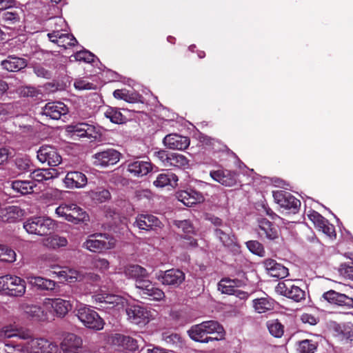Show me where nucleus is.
<instances>
[{"instance_id":"nucleus-54","label":"nucleus","mask_w":353,"mask_h":353,"mask_svg":"<svg viewBox=\"0 0 353 353\" xmlns=\"http://www.w3.org/2000/svg\"><path fill=\"white\" fill-rule=\"evenodd\" d=\"M16 259L17 254L13 250L3 245V248L0 254V261L13 263L16 261Z\"/></svg>"},{"instance_id":"nucleus-56","label":"nucleus","mask_w":353,"mask_h":353,"mask_svg":"<svg viewBox=\"0 0 353 353\" xmlns=\"http://www.w3.org/2000/svg\"><path fill=\"white\" fill-rule=\"evenodd\" d=\"M90 195L93 200L103 203L110 198V193L108 190H101L99 191H91Z\"/></svg>"},{"instance_id":"nucleus-40","label":"nucleus","mask_w":353,"mask_h":353,"mask_svg":"<svg viewBox=\"0 0 353 353\" xmlns=\"http://www.w3.org/2000/svg\"><path fill=\"white\" fill-rule=\"evenodd\" d=\"M259 226L260 229L264 232L265 236L274 240L279 237V230L277 227L274 225L270 221L266 219H261L259 220Z\"/></svg>"},{"instance_id":"nucleus-5","label":"nucleus","mask_w":353,"mask_h":353,"mask_svg":"<svg viewBox=\"0 0 353 353\" xmlns=\"http://www.w3.org/2000/svg\"><path fill=\"white\" fill-rule=\"evenodd\" d=\"M116 240L105 234L96 233L88 236L83 243V248L92 252H100L115 247Z\"/></svg>"},{"instance_id":"nucleus-51","label":"nucleus","mask_w":353,"mask_h":353,"mask_svg":"<svg viewBox=\"0 0 353 353\" xmlns=\"http://www.w3.org/2000/svg\"><path fill=\"white\" fill-rule=\"evenodd\" d=\"M316 349V343L306 339L299 342L297 351L298 353H314Z\"/></svg>"},{"instance_id":"nucleus-32","label":"nucleus","mask_w":353,"mask_h":353,"mask_svg":"<svg viewBox=\"0 0 353 353\" xmlns=\"http://www.w3.org/2000/svg\"><path fill=\"white\" fill-rule=\"evenodd\" d=\"M68 242L65 237L58 234L48 236L42 240L44 247L50 250H57L67 246Z\"/></svg>"},{"instance_id":"nucleus-14","label":"nucleus","mask_w":353,"mask_h":353,"mask_svg":"<svg viewBox=\"0 0 353 353\" xmlns=\"http://www.w3.org/2000/svg\"><path fill=\"white\" fill-rule=\"evenodd\" d=\"M37 159L42 163L57 166L61 163L62 158L57 150L48 145H42L37 151Z\"/></svg>"},{"instance_id":"nucleus-60","label":"nucleus","mask_w":353,"mask_h":353,"mask_svg":"<svg viewBox=\"0 0 353 353\" xmlns=\"http://www.w3.org/2000/svg\"><path fill=\"white\" fill-rule=\"evenodd\" d=\"M94 268L99 270L101 272L106 271L109 269L110 263L105 259L97 258L95 259L92 262Z\"/></svg>"},{"instance_id":"nucleus-12","label":"nucleus","mask_w":353,"mask_h":353,"mask_svg":"<svg viewBox=\"0 0 353 353\" xmlns=\"http://www.w3.org/2000/svg\"><path fill=\"white\" fill-rule=\"evenodd\" d=\"M60 345L63 353H90L83 345L82 339L74 334H65Z\"/></svg>"},{"instance_id":"nucleus-46","label":"nucleus","mask_w":353,"mask_h":353,"mask_svg":"<svg viewBox=\"0 0 353 353\" xmlns=\"http://www.w3.org/2000/svg\"><path fill=\"white\" fill-rule=\"evenodd\" d=\"M203 325L205 332L206 335L217 334L221 338L224 335V330L222 325H221L217 321H203Z\"/></svg>"},{"instance_id":"nucleus-57","label":"nucleus","mask_w":353,"mask_h":353,"mask_svg":"<svg viewBox=\"0 0 353 353\" xmlns=\"http://www.w3.org/2000/svg\"><path fill=\"white\" fill-rule=\"evenodd\" d=\"M174 225L184 234H189L193 232L194 228L188 220L174 221Z\"/></svg>"},{"instance_id":"nucleus-13","label":"nucleus","mask_w":353,"mask_h":353,"mask_svg":"<svg viewBox=\"0 0 353 353\" xmlns=\"http://www.w3.org/2000/svg\"><path fill=\"white\" fill-rule=\"evenodd\" d=\"M155 278L165 285L177 287L185 281V274L178 269H171L166 271H159Z\"/></svg>"},{"instance_id":"nucleus-1","label":"nucleus","mask_w":353,"mask_h":353,"mask_svg":"<svg viewBox=\"0 0 353 353\" xmlns=\"http://www.w3.org/2000/svg\"><path fill=\"white\" fill-rule=\"evenodd\" d=\"M5 345L12 347L18 353H61V348L56 343L43 337L34 338L19 344L5 343Z\"/></svg>"},{"instance_id":"nucleus-63","label":"nucleus","mask_w":353,"mask_h":353,"mask_svg":"<svg viewBox=\"0 0 353 353\" xmlns=\"http://www.w3.org/2000/svg\"><path fill=\"white\" fill-rule=\"evenodd\" d=\"M74 86L77 90H92L94 89V85L88 82L84 79H77L74 83Z\"/></svg>"},{"instance_id":"nucleus-2","label":"nucleus","mask_w":353,"mask_h":353,"mask_svg":"<svg viewBox=\"0 0 353 353\" xmlns=\"http://www.w3.org/2000/svg\"><path fill=\"white\" fill-rule=\"evenodd\" d=\"M26 291V283L19 276L6 274L0 276V292L13 297H21Z\"/></svg>"},{"instance_id":"nucleus-6","label":"nucleus","mask_w":353,"mask_h":353,"mask_svg":"<svg viewBox=\"0 0 353 353\" xmlns=\"http://www.w3.org/2000/svg\"><path fill=\"white\" fill-rule=\"evenodd\" d=\"M55 225V221L46 216L33 217L23 223V228L28 233L39 236L53 230Z\"/></svg>"},{"instance_id":"nucleus-39","label":"nucleus","mask_w":353,"mask_h":353,"mask_svg":"<svg viewBox=\"0 0 353 353\" xmlns=\"http://www.w3.org/2000/svg\"><path fill=\"white\" fill-rule=\"evenodd\" d=\"M125 274L129 277L135 280V283H137L138 280H143L145 278L148 277V273L147 270L138 265H133L127 267L125 270Z\"/></svg>"},{"instance_id":"nucleus-31","label":"nucleus","mask_w":353,"mask_h":353,"mask_svg":"<svg viewBox=\"0 0 353 353\" xmlns=\"http://www.w3.org/2000/svg\"><path fill=\"white\" fill-rule=\"evenodd\" d=\"M112 343L123 349L134 351L137 348L136 340L129 336L115 334L111 338Z\"/></svg>"},{"instance_id":"nucleus-61","label":"nucleus","mask_w":353,"mask_h":353,"mask_svg":"<svg viewBox=\"0 0 353 353\" xmlns=\"http://www.w3.org/2000/svg\"><path fill=\"white\" fill-rule=\"evenodd\" d=\"M17 329V327L12 325L3 327L0 330V336L7 339L16 337Z\"/></svg>"},{"instance_id":"nucleus-53","label":"nucleus","mask_w":353,"mask_h":353,"mask_svg":"<svg viewBox=\"0 0 353 353\" xmlns=\"http://www.w3.org/2000/svg\"><path fill=\"white\" fill-rule=\"evenodd\" d=\"M246 246L253 254L259 256H265V250L261 243L257 241H249L246 242Z\"/></svg>"},{"instance_id":"nucleus-28","label":"nucleus","mask_w":353,"mask_h":353,"mask_svg":"<svg viewBox=\"0 0 353 353\" xmlns=\"http://www.w3.org/2000/svg\"><path fill=\"white\" fill-rule=\"evenodd\" d=\"M25 215V211L19 206H8L0 211V217L3 221L15 222Z\"/></svg>"},{"instance_id":"nucleus-26","label":"nucleus","mask_w":353,"mask_h":353,"mask_svg":"<svg viewBox=\"0 0 353 353\" xmlns=\"http://www.w3.org/2000/svg\"><path fill=\"white\" fill-rule=\"evenodd\" d=\"M134 224L140 230H150L161 227V222L152 214H139Z\"/></svg>"},{"instance_id":"nucleus-41","label":"nucleus","mask_w":353,"mask_h":353,"mask_svg":"<svg viewBox=\"0 0 353 353\" xmlns=\"http://www.w3.org/2000/svg\"><path fill=\"white\" fill-rule=\"evenodd\" d=\"M216 236L225 246H230L234 243V236L231 234L230 228L224 225L222 228L215 230Z\"/></svg>"},{"instance_id":"nucleus-49","label":"nucleus","mask_w":353,"mask_h":353,"mask_svg":"<svg viewBox=\"0 0 353 353\" xmlns=\"http://www.w3.org/2000/svg\"><path fill=\"white\" fill-rule=\"evenodd\" d=\"M165 297L164 292L159 288L155 287L154 285L150 289L148 290L145 294V296L143 298H148L150 300L155 301H161Z\"/></svg>"},{"instance_id":"nucleus-10","label":"nucleus","mask_w":353,"mask_h":353,"mask_svg":"<svg viewBox=\"0 0 353 353\" xmlns=\"http://www.w3.org/2000/svg\"><path fill=\"white\" fill-rule=\"evenodd\" d=\"M42 305L46 311L58 318H63L72 307L70 301L61 298L45 299Z\"/></svg>"},{"instance_id":"nucleus-36","label":"nucleus","mask_w":353,"mask_h":353,"mask_svg":"<svg viewBox=\"0 0 353 353\" xmlns=\"http://www.w3.org/2000/svg\"><path fill=\"white\" fill-rule=\"evenodd\" d=\"M274 300L268 296L255 299L252 301V306L254 311L259 314L265 313L271 311L274 307Z\"/></svg>"},{"instance_id":"nucleus-38","label":"nucleus","mask_w":353,"mask_h":353,"mask_svg":"<svg viewBox=\"0 0 353 353\" xmlns=\"http://www.w3.org/2000/svg\"><path fill=\"white\" fill-rule=\"evenodd\" d=\"M10 187L16 193L25 195L33 192L36 184L32 181L15 180L10 182Z\"/></svg>"},{"instance_id":"nucleus-45","label":"nucleus","mask_w":353,"mask_h":353,"mask_svg":"<svg viewBox=\"0 0 353 353\" xmlns=\"http://www.w3.org/2000/svg\"><path fill=\"white\" fill-rule=\"evenodd\" d=\"M104 116L112 123L121 124L125 122L126 118L115 108L108 107L104 111Z\"/></svg>"},{"instance_id":"nucleus-21","label":"nucleus","mask_w":353,"mask_h":353,"mask_svg":"<svg viewBox=\"0 0 353 353\" xmlns=\"http://www.w3.org/2000/svg\"><path fill=\"white\" fill-rule=\"evenodd\" d=\"M95 301L97 303L109 304L111 307H117L118 310L123 308L127 304V301L125 298L103 292H99L93 296Z\"/></svg>"},{"instance_id":"nucleus-11","label":"nucleus","mask_w":353,"mask_h":353,"mask_svg":"<svg viewBox=\"0 0 353 353\" xmlns=\"http://www.w3.org/2000/svg\"><path fill=\"white\" fill-rule=\"evenodd\" d=\"M41 259L46 261L47 267L52 270V274H56L61 280L68 283H75L81 280L82 276L77 270L68 268H61L58 265L51 263L46 255L41 256Z\"/></svg>"},{"instance_id":"nucleus-25","label":"nucleus","mask_w":353,"mask_h":353,"mask_svg":"<svg viewBox=\"0 0 353 353\" xmlns=\"http://www.w3.org/2000/svg\"><path fill=\"white\" fill-rule=\"evenodd\" d=\"M176 198L179 201L188 207L201 203L205 199L201 193L194 190L180 191L177 192Z\"/></svg>"},{"instance_id":"nucleus-3","label":"nucleus","mask_w":353,"mask_h":353,"mask_svg":"<svg viewBox=\"0 0 353 353\" xmlns=\"http://www.w3.org/2000/svg\"><path fill=\"white\" fill-rule=\"evenodd\" d=\"M66 132L72 139L88 138L94 140L99 139L102 134L99 126L85 122L68 125Z\"/></svg>"},{"instance_id":"nucleus-22","label":"nucleus","mask_w":353,"mask_h":353,"mask_svg":"<svg viewBox=\"0 0 353 353\" xmlns=\"http://www.w3.org/2000/svg\"><path fill=\"white\" fill-rule=\"evenodd\" d=\"M322 298L332 304L353 308V299L334 290L325 292Z\"/></svg>"},{"instance_id":"nucleus-15","label":"nucleus","mask_w":353,"mask_h":353,"mask_svg":"<svg viewBox=\"0 0 353 353\" xmlns=\"http://www.w3.org/2000/svg\"><path fill=\"white\" fill-rule=\"evenodd\" d=\"M274 201L281 208L286 210H297L300 207L301 202L290 193L283 190L273 192Z\"/></svg>"},{"instance_id":"nucleus-16","label":"nucleus","mask_w":353,"mask_h":353,"mask_svg":"<svg viewBox=\"0 0 353 353\" xmlns=\"http://www.w3.org/2000/svg\"><path fill=\"white\" fill-rule=\"evenodd\" d=\"M307 216L319 230L322 231L329 237L335 236L334 225L330 224L328 221L319 213L314 210H310L307 213Z\"/></svg>"},{"instance_id":"nucleus-52","label":"nucleus","mask_w":353,"mask_h":353,"mask_svg":"<svg viewBox=\"0 0 353 353\" xmlns=\"http://www.w3.org/2000/svg\"><path fill=\"white\" fill-rule=\"evenodd\" d=\"M91 63L94 61V55L88 50H81L70 57V60Z\"/></svg>"},{"instance_id":"nucleus-55","label":"nucleus","mask_w":353,"mask_h":353,"mask_svg":"<svg viewBox=\"0 0 353 353\" xmlns=\"http://www.w3.org/2000/svg\"><path fill=\"white\" fill-rule=\"evenodd\" d=\"M152 285V283L150 280L146 279V278L143 280H138L137 283H135L136 288L138 290V293L142 297L145 296V294Z\"/></svg>"},{"instance_id":"nucleus-18","label":"nucleus","mask_w":353,"mask_h":353,"mask_svg":"<svg viewBox=\"0 0 353 353\" xmlns=\"http://www.w3.org/2000/svg\"><path fill=\"white\" fill-rule=\"evenodd\" d=\"M163 145L170 150H185L190 143L188 137L172 133L166 135L163 140Z\"/></svg>"},{"instance_id":"nucleus-59","label":"nucleus","mask_w":353,"mask_h":353,"mask_svg":"<svg viewBox=\"0 0 353 353\" xmlns=\"http://www.w3.org/2000/svg\"><path fill=\"white\" fill-rule=\"evenodd\" d=\"M291 283L292 281L289 280L279 282L275 287V292L280 295L287 297Z\"/></svg>"},{"instance_id":"nucleus-4","label":"nucleus","mask_w":353,"mask_h":353,"mask_svg":"<svg viewBox=\"0 0 353 353\" xmlns=\"http://www.w3.org/2000/svg\"><path fill=\"white\" fill-rule=\"evenodd\" d=\"M125 311L128 320L130 323L140 326L146 325L157 315L155 310L139 305H129Z\"/></svg>"},{"instance_id":"nucleus-58","label":"nucleus","mask_w":353,"mask_h":353,"mask_svg":"<svg viewBox=\"0 0 353 353\" xmlns=\"http://www.w3.org/2000/svg\"><path fill=\"white\" fill-rule=\"evenodd\" d=\"M339 272L344 278L353 281V265L341 264Z\"/></svg>"},{"instance_id":"nucleus-19","label":"nucleus","mask_w":353,"mask_h":353,"mask_svg":"<svg viewBox=\"0 0 353 353\" xmlns=\"http://www.w3.org/2000/svg\"><path fill=\"white\" fill-rule=\"evenodd\" d=\"M126 169L134 177H142L147 175L152 170V164L148 161L134 160L126 163Z\"/></svg>"},{"instance_id":"nucleus-23","label":"nucleus","mask_w":353,"mask_h":353,"mask_svg":"<svg viewBox=\"0 0 353 353\" xmlns=\"http://www.w3.org/2000/svg\"><path fill=\"white\" fill-rule=\"evenodd\" d=\"M263 265L268 274L272 277L284 279L289 274L288 269L274 259H265Z\"/></svg>"},{"instance_id":"nucleus-8","label":"nucleus","mask_w":353,"mask_h":353,"mask_svg":"<svg viewBox=\"0 0 353 353\" xmlns=\"http://www.w3.org/2000/svg\"><path fill=\"white\" fill-rule=\"evenodd\" d=\"M77 316L88 328L101 330L103 328L104 321L97 312L89 307L81 305L77 310Z\"/></svg>"},{"instance_id":"nucleus-64","label":"nucleus","mask_w":353,"mask_h":353,"mask_svg":"<svg viewBox=\"0 0 353 353\" xmlns=\"http://www.w3.org/2000/svg\"><path fill=\"white\" fill-rule=\"evenodd\" d=\"M16 337L22 340H28V341L34 339L32 332L29 330L23 328L17 329Z\"/></svg>"},{"instance_id":"nucleus-62","label":"nucleus","mask_w":353,"mask_h":353,"mask_svg":"<svg viewBox=\"0 0 353 353\" xmlns=\"http://www.w3.org/2000/svg\"><path fill=\"white\" fill-rule=\"evenodd\" d=\"M16 165L21 171H28L30 170V161L27 158H18L15 161Z\"/></svg>"},{"instance_id":"nucleus-7","label":"nucleus","mask_w":353,"mask_h":353,"mask_svg":"<svg viewBox=\"0 0 353 353\" xmlns=\"http://www.w3.org/2000/svg\"><path fill=\"white\" fill-rule=\"evenodd\" d=\"M50 25L53 26L52 32L48 34L49 39L57 43L58 46H65V39L68 40L67 44H71L75 41V38L67 33H62V31H67V23L62 17H54L50 19Z\"/></svg>"},{"instance_id":"nucleus-24","label":"nucleus","mask_w":353,"mask_h":353,"mask_svg":"<svg viewBox=\"0 0 353 353\" xmlns=\"http://www.w3.org/2000/svg\"><path fill=\"white\" fill-rule=\"evenodd\" d=\"M68 108L66 105L61 102L48 103L42 109V114L52 119L57 120L62 115L66 114Z\"/></svg>"},{"instance_id":"nucleus-17","label":"nucleus","mask_w":353,"mask_h":353,"mask_svg":"<svg viewBox=\"0 0 353 353\" xmlns=\"http://www.w3.org/2000/svg\"><path fill=\"white\" fill-rule=\"evenodd\" d=\"M93 159L95 165L106 167L117 163L120 159V153L114 149H108L96 153Z\"/></svg>"},{"instance_id":"nucleus-42","label":"nucleus","mask_w":353,"mask_h":353,"mask_svg":"<svg viewBox=\"0 0 353 353\" xmlns=\"http://www.w3.org/2000/svg\"><path fill=\"white\" fill-rule=\"evenodd\" d=\"M239 283L238 280L225 278L219 282L218 290L223 294H232L236 292V288Z\"/></svg>"},{"instance_id":"nucleus-50","label":"nucleus","mask_w":353,"mask_h":353,"mask_svg":"<svg viewBox=\"0 0 353 353\" xmlns=\"http://www.w3.org/2000/svg\"><path fill=\"white\" fill-rule=\"evenodd\" d=\"M268 328L270 333L275 337L279 338L283 334V326L277 320L269 321Z\"/></svg>"},{"instance_id":"nucleus-20","label":"nucleus","mask_w":353,"mask_h":353,"mask_svg":"<svg viewBox=\"0 0 353 353\" xmlns=\"http://www.w3.org/2000/svg\"><path fill=\"white\" fill-rule=\"evenodd\" d=\"M63 183L67 188L81 189L85 187L88 183V179L85 174L81 172H68L63 179Z\"/></svg>"},{"instance_id":"nucleus-9","label":"nucleus","mask_w":353,"mask_h":353,"mask_svg":"<svg viewBox=\"0 0 353 353\" xmlns=\"http://www.w3.org/2000/svg\"><path fill=\"white\" fill-rule=\"evenodd\" d=\"M154 156L165 167L187 169L190 166V160L185 156L179 153L168 152L164 150H159L154 152Z\"/></svg>"},{"instance_id":"nucleus-27","label":"nucleus","mask_w":353,"mask_h":353,"mask_svg":"<svg viewBox=\"0 0 353 353\" xmlns=\"http://www.w3.org/2000/svg\"><path fill=\"white\" fill-rule=\"evenodd\" d=\"M210 175L214 181L225 186L231 187L236 183L235 173L228 170H213Z\"/></svg>"},{"instance_id":"nucleus-34","label":"nucleus","mask_w":353,"mask_h":353,"mask_svg":"<svg viewBox=\"0 0 353 353\" xmlns=\"http://www.w3.org/2000/svg\"><path fill=\"white\" fill-rule=\"evenodd\" d=\"M27 280L32 286L43 290H52L56 285L54 281L41 276H29Z\"/></svg>"},{"instance_id":"nucleus-35","label":"nucleus","mask_w":353,"mask_h":353,"mask_svg":"<svg viewBox=\"0 0 353 353\" xmlns=\"http://www.w3.org/2000/svg\"><path fill=\"white\" fill-rule=\"evenodd\" d=\"M178 177L172 172L161 173L158 174L153 184L157 188H164L165 186L175 187L177 185Z\"/></svg>"},{"instance_id":"nucleus-37","label":"nucleus","mask_w":353,"mask_h":353,"mask_svg":"<svg viewBox=\"0 0 353 353\" xmlns=\"http://www.w3.org/2000/svg\"><path fill=\"white\" fill-rule=\"evenodd\" d=\"M32 181L44 182L58 176V172L55 169H37L30 173Z\"/></svg>"},{"instance_id":"nucleus-47","label":"nucleus","mask_w":353,"mask_h":353,"mask_svg":"<svg viewBox=\"0 0 353 353\" xmlns=\"http://www.w3.org/2000/svg\"><path fill=\"white\" fill-rule=\"evenodd\" d=\"M73 208V211H75L73 214V216L74 217V221H68V222H71L74 224H79L81 223H86L89 221V216L85 211H84L82 208H81L77 205H74Z\"/></svg>"},{"instance_id":"nucleus-48","label":"nucleus","mask_w":353,"mask_h":353,"mask_svg":"<svg viewBox=\"0 0 353 353\" xmlns=\"http://www.w3.org/2000/svg\"><path fill=\"white\" fill-rule=\"evenodd\" d=\"M305 292L292 282L287 297L296 302H299L305 299Z\"/></svg>"},{"instance_id":"nucleus-33","label":"nucleus","mask_w":353,"mask_h":353,"mask_svg":"<svg viewBox=\"0 0 353 353\" xmlns=\"http://www.w3.org/2000/svg\"><path fill=\"white\" fill-rule=\"evenodd\" d=\"M1 66L9 72H17L27 65L26 61L22 58L9 56L6 60L1 61Z\"/></svg>"},{"instance_id":"nucleus-30","label":"nucleus","mask_w":353,"mask_h":353,"mask_svg":"<svg viewBox=\"0 0 353 353\" xmlns=\"http://www.w3.org/2000/svg\"><path fill=\"white\" fill-rule=\"evenodd\" d=\"M22 310L31 319L37 321H43L48 319L46 310L44 307L37 305H23Z\"/></svg>"},{"instance_id":"nucleus-43","label":"nucleus","mask_w":353,"mask_h":353,"mask_svg":"<svg viewBox=\"0 0 353 353\" xmlns=\"http://www.w3.org/2000/svg\"><path fill=\"white\" fill-rule=\"evenodd\" d=\"M114 97L117 99H122L128 103H135L139 100V94L134 91L126 89L116 90L113 92Z\"/></svg>"},{"instance_id":"nucleus-29","label":"nucleus","mask_w":353,"mask_h":353,"mask_svg":"<svg viewBox=\"0 0 353 353\" xmlns=\"http://www.w3.org/2000/svg\"><path fill=\"white\" fill-rule=\"evenodd\" d=\"M188 334L192 340L200 343H208L210 341L218 340L217 337L213 338L206 335L203 322L192 326L188 331Z\"/></svg>"},{"instance_id":"nucleus-44","label":"nucleus","mask_w":353,"mask_h":353,"mask_svg":"<svg viewBox=\"0 0 353 353\" xmlns=\"http://www.w3.org/2000/svg\"><path fill=\"white\" fill-rule=\"evenodd\" d=\"M74 203H62L56 208L55 214L58 217L62 218L67 221H74V217L73 216V214L75 211L72 210V207H74Z\"/></svg>"}]
</instances>
